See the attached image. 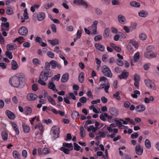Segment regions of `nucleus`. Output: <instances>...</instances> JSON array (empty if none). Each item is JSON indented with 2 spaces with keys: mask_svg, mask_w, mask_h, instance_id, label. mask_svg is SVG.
I'll return each mask as SVG.
<instances>
[{
  "mask_svg": "<svg viewBox=\"0 0 159 159\" xmlns=\"http://www.w3.org/2000/svg\"><path fill=\"white\" fill-rule=\"evenodd\" d=\"M109 111L110 113L112 115L116 116L118 115V110L115 107H112L110 108Z\"/></svg>",
  "mask_w": 159,
  "mask_h": 159,
  "instance_id": "10",
  "label": "nucleus"
},
{
  "mask_svg": "<svg viewBox=\"0 0 159 159\" xmlns=\"http://www.w3.org/2000/svg\"><path fill=\"white\" fill-rule=\"evenodd\" d=\"M84 73L83 72L80 73L79 76V82L81 83H82L84 80Z\"/></svg>",
  "mask_w": 159,
  "mask_h": 159,
  "instance_id": "32",
  "label": "nucleus"
},
{
  "mask_svg": "<svg viewBox=\"0 0 159 159\" xmlns=\"http://www.w3.org/2000/svg\"><path fill=\"white\" fill-rule=\"evenodd\" d=\"M98 23V21L97 20H94L92 25L91 27L92 28H97V25Z\"/></svg>",
  "mask_w": 159,
  "mask_h": 159,
  "instance_id": "57",
  "label": "nucleus"
},
{
  "mask_svg": "<svg viewBox=\"0 0 159 159\" xmlns=\"http://www.w3.org/2000/svg\"><path fill=\"white\" fill-rule=\"evenodd\" d=\"M42 152L44 154H47L50 153V150L48 148H44L43 149Z\"/></svg>",
  "mask_w": 159,
  "mask_h": 159,
  "instance_id": "50",
  "label": "nucleus"
},
{
  "mask_svg": "<svg viewBox=\"0 0 159 159\" xmlns=\"http://www.w3.org/2000/svg\"><path fill=\"white\" fill-rule=\"evenodd\" d=\"M18 32L21 35L26 36L28 34V30L25 27L22 26L19 29Z\"/></svg>",
  "mask_w": 159,
  "mask_h": 159,
  "instance_id": "6",
  "label": "nucleus"
},
{
  "mask_svg": "<svg viewBox=\"0 0 159 159\" xmlns=\"http://www.w3.org/2000/svg\"><path fill=\"white\" fill-rule=\"evenodd\" d=\"M129 43L132 44L135 48L138 47V43L135 41L130 40H129Z\"/></svg>",
  "mask_w": 159,
  "mask_h": 159,
  "instance_id": "48",
  "label": "nucleus"
},
{
  "mask_svg": "<svg viewBox=\"0 0 159 159\" xmlns=\"http://www.w3.org/2000/svg\"><path fill=\"white\" fill-rule=\"evenodd\" d=\"M118 20L121 24H124L126 22V19L125 17L121 14L118 15Z\"/></svg>",
  "mask_w": 159,
  "mask_h": 159,
  "instance_id": "17",
  "label": "nucleus"
},
{
  "mask_svg": "<svg viewBox=\"0 0 159 159\" xmlns=\"http://www.w3.org/2000/svg\"><path fill=\"white\" fill-rule=\"evenodd\" d=\"M102 38V36L101 35H98L94 37V40L95 41H97L99 40H101Z\"/></svg>",
  "mask_w": 159,
  "mask_h": 159,
  "instance_id": "54",
  "label": "nucleus"
},
{
  "mask_svg": "<svg viewBox=\"0 0 159 159\" xmlns=\"http://www.w3.org/2000/svg\"><path fill=\"white\" fill-rule=\"evenodd\" d=\"M48 99L49 102L52 105H56V102L53 98L50 96L48 97Z\"/></svg>",
  "mask_w": 159,
  "mask_h": 159,
  "instance_id": "38",
  "label": "nucleus"
},
{
  "mask_svg": "<svg viewBox=\"0 0 159 159\" xmlns=\"http://www.w3.org/2000/svg\"><path fill=\"white\" fill-rule=\"evenodd\" d=\"M33 62L35 66L40 65V62L38 58H34L33 60Z\"/></svg>",
  "mask_w": 159,
  "mask_h": 159,
  "instance_id": "46",
  "label": "nucleus"
},
{
  "mask_svg": "<svg viewBox=\"0 0 159 159\" xmlns=\"http://www.w3.org/2000/svg\"><path fill=\"white\" fill-rule=\"evenodd\" d=\"M147 38V35L144 33H141L139 35L140 39L142 41L145 40Z\"/></svg>",
  "mask_w": 159,
  "mask_h": 159,
  "instance_id": "40",
  "label": "nucleus"
},
{
  "mask_svg": "<svg viewBox=\"0 0 159 159\" xmlns=\"http://www.w3.org/2000/svg\"><path fill=\"white\" fill-rule=\"evenodd\" d=\"M99 81L100 82L103 81L106 84H107L108 83V81L107 78L104 76L101 77L99 79Z\"/></svg>",
  "mask_w": 159,
  "mask_h": 159,
  "instance_id": "49",
  "label": "nucleus"
},
{
  "mask_svg": "<svg viewBox=\"0 0 159 159\" xmlns=\"http://www.w3.org/2000/svg\"><path fill=\"white\" fill-rule=\"evenodd\" d=\"M80 5L83 6L86 8H87L88 6V4L87 3L85 2L83 0V1H82V2H81V3L80 4Z\"/></svg>",
  "mask_w": 159,
  "mask_h": 159,
  "instance_id": "60",
  "label": "nucleus"
},
{
  "mask_svg": "<svg viewBox=\"0 0 159 159\" xmlns=\"http://www.w3.org/2000/svg\"><path fill=\"white\" fill-rule=\"evenodd\" d=\"M110 87V85L109 84H107V85L105 86L104 87V90L105 92L107 93H108V89Z\"/></svg>",
  "mask_w": 159,
  "mask_h": 159,
  "instance_id": "64",
  "label": "nucleus"
},
{
  "mask_svg": "<svg viewBox=\"0 0 159 159\" xmlns=\"http://www.w3.org/2000/svg\"><path fill=\"white\" fill-rule=\"evenodd\" d=\"M12 101L15 104H16L18 102V100L17 97L16 96H15L12 98Z\"/></svg>",
  "mask_w": 159,
  "mask_h": 159,
  "instance_id": "62",
  "label": "nucleus"
},
{
  "mask_svg": "<svg viewBox=\"0 0 159 159\" xmlns=\"http://www.w3.org/2000/svg\"><path fill=\"white\" fill-rule=\"evenodd\" d=\"M135 150L136 153L138 155H142L143 152V148L141 147L139 144H137L135 147Z\"/></svg>",
  "mask_w": 159,
  "mask_h": 159,
  "instance_id": "9",
  "label": "nucleus"
},
{
  "mask_svg": "<svg viewBox=\"0 0 159 159\" xmlns=\"http://www.w3.org/2000/svg\"><path fill=\"white\" fill-rule=\"evenodd\" d=\"M50 62H46L44 69L42 71L39 76L38 82L42 85L45 86L46 84L45 81L48 80V77H50L53 75L52 71L50 69Z\"/></svg>",
  "mask_w": 159,
  "mask_h": 159,
  "instance_id": "1",
  "label": "nucleus"
},
{
  "mask_svg": "<svg viewBox=\"0 0 159 159\" xmlns=\"http://www.w3.org/2000/svg\"><path fill=\"white\" fill-rule=\"evenodd\" d=\"M48 86L49 89L53 91L55 90V85L54 83L51 82L49 83L48 84Z\"/></svg>",
  "mask_w": 159,
  "mask_h": 159,
  "instance_id": "36",
  "label": "nucleus"
},
{
  "mask_svg": "<svg viewBox=\"0 0 159 159\" xmlns=\"http://www.w3.org/2000/svg\"><path fill=\"white\" fill-rule=\"evenodd\" d=\"M10 123L11 124L14 130L15 131L16 135H19L20 132L18 127L16 124V123L12 122H11Z\"/></svg>",
  "mask_w": 159,
  "mask_h": 159,
  "instance_id": "14",
  "label": "nucleus"
},
{
  "mask_svg": "<svg viewBox=\"0 0 159 159\" xmlns=\"http://www.w3.org/2000/svg\"><path fill=\"white\" fill-rule=\"evenodd\" d=\"M130 105V103L128 101H126L124 103V106L126 108H128L129 107Z\"/></svg>",
  "mask_w": 159,
  "mask_h": 159,
  "instance_id": "63",
  "label": "nucleus"
},
{
  "mask_svg": "<svg viewBox=\"0 0 159 159\" xmlns=\"http://www.w3.org/2000/svg\"><path fill=\"white\" fill-rule=\"evenodd\" d=\"M79 116V112L77 111H73L71 114V117L73 119Z\"/></svg>",
  "mask_w": 159,
  "mask_h": 159,
  "instance_id": "42",
  "label": "nucleus"
},
{
  "mask_svg": "<svg viewBox=\"0 0 159 159\" xmlns=\"http://www.w3.org/2000/svg\"><path fill=\"white\" fill-rule=\"evenodd\" d=\"M32 113V109L30 107H26L25 108L24 113L26 115H30Z\"/></svg>",
  "mask_w": 159,
  "mask_h": 159,
  "instance_id": "24",
  "label": "nucleus"
},
{
  "mask_svg": "<svg viewBox=\"0 0 159 159\" xmlns=\"http://www.w3.org/2000/svg\"><path fill=\"white\" fill-rule=\"evenodd\" d=\"M82 32L81 30H78L76 33V38L77 39H80L81 35Z\"/></svg>",
  "mask_w": 159,
  "mask_h": 159,
  "instance_id": "55",
  "label": "nucleus"
},
{
  "mask_svg": "<svg viewBox=\"0 0 159 159\" xmlns=\"http://www.w3.org/2000/svg\"><path fill=\"white\" fill-rule=\"evenodd\" d=\"M26 97L28 101H32L35 100L37 98L38 96L35 93H30L27 94Z\"/></svg>",
  "mask_w": 159,
  "mask_h": 159,
  "instance_id": "5",
  "label": "nucleus"
},
{
  "mask_svg": "<svg viewBox=\"0 0 159 159\" xmlns=\"http://www.w3.org/2000/svg\"><path fill=\"white\" fill-rule=\"evenodd\" d=\"M60 77V74H58L55 75L54 77H52L51 78V80L52 81H54L55 80H57L58 81L59 80Z\"/></svg>",
  "mask_w": 159,
  "mask_h": 159,
  "instance_id": "44",
  "label": "nucleus"
},
{
  "mask_svg": "<svg viewBox=\"0 0 159 159\" xmlns=\"http://www.w3.org/2000/svg\"><path fill=\"white\" fill-rule=\"evenodd\" d=\"M48 41L52 46H54L59 44V40L58 39H55L53 40H48Z\"/></svg>",
  "mask_w": 159,
  "mask_h": 159,
  "instance_id": "23",
  "label": "nucleus"
},
{
  "mask_svg": "<svg viewBox=\"0 0 159 159\" xmlns=\"http://www.w3.org/2000/svg\"><path fill=\"white\" fill-rule=\"evenodd\" d=\"M134 80L135 81H139L140 80V77L139 75L135 74L134 76Z\"/></svg>",
  "mask_w": 159,
  "mask_h": 159,
  "instance_id": "47",
  "label": "nucleus"
},
{
  "mask_svg": "<svg viewBox=\"0 0 159 159\" xmlns=\"http://www.w3.org/2000/svg\"><path fill=\"white\" fill-rule=\"evenodd\" d=\"M25 81V75L23 73H17L10 78L9 82L12 86L16 88H22L24 86Z\"/></svg>",
  "mask_w": 159,
  "mask_h": 159,
  "instance_id": "2",
  "label": "nucleus"
},
{
  "mask_svg": "<svg viewBox=\"0 0 159 159\" xmlns=\"http://www.w3.org/2000/svg\"><path fill=\"white\" fill-rule=\"evenodd\" d=\"M35 129H39L41 131V133H42L43 132V127L41 123H38L34 127Z\"/></svg>",
  "mask_w": 159,
  "mask_h": 159,
  "instance_id": "29",
  "label": "nucleus"
},
{
  "mask_svg": "<svg viewBox=\"0 0 159 159\" xmlns=\"http://www.w3.org/2000/svg\"><path fill=\"white\" fill-rule=\"evenodd\" d=\"M5 54V55L10 59H12L13 56L12 53L11 52L7 50Z\"/></svg>",
  "mask_w": 159,
  "mask_h": 159,
  "instance_id": "41",
  "label": "nucleus"
},
{
  "mask_svg": "<svg viewBox=\"0 0 159 159\" xmlns=\"http://www.w3.org/2000/svg\"><path fill=\"white\" fill-rule=\"evenodd\" d=\"M42 122L43 123L46 124L47 125H48L52 123V120L50 119H49L48 120L44 119L42 120Z\"/></svg>",
  "mask_w": 159,
  "mask_h": 159,
  "instance_id": "53",
  "label": "nucleus"
},
{
  "mask_svg": "<svg viewBox=\"0 0 159 159\" xmlns=\"http://www.w3.org/2000/svg\"><path fill=\"white\" fill-rule=\"evenodd\" d=\"M6 14L8 15H11L13 13V11L12 9L9 7H7L6 8Z\"/></svg>",
  "mask_w": 159,
  "mask_h": 159,
  "instance_id": "34",
  "label": "nucleus"
},
{
  "mask_svg": "<svg viewBox=\"0 0 159 159\" xmlns=\"http://www.w3.org/2000/svg\"><path fill=\"white\" fill-rule=\"evenodd\" d=\"M11 65V69L13 70H16L18 67V66L17 62L14 60H12Z\"/></svg>",
  "mask_w": 159,
  "mask_h": 159,
  "instance_id": "26",
  "label": "nucleus"
},
{
  "mask_svg": "<svg viewBox=\"0 0 159 159\" xmlns=\"http://www.w3.org/2000/svg\"><path fill=\"white\" fill-rule=\"evenodd\" d=\"M145 145L147 149H150L151 147V142L148 139H146L145 140Z\"/></svg>",
  "mask_w": 159,
  "mask_h": 159,
  "instance_id": "27",
  "label": "nucleus"
},
{
  "mask_svg": "<svg viewBox=\"0 0 159 159\" xmlns=\"http://www.w3.org/2000/svg\"><path fill=\"white\" fill-rule=\"evenodd\" d=\"M101 70L103 75L106 76L110 78L112 77V74L109 68L106 65L103 66Z\"/></svg>",
  "mask_w": 159,
  "mask_h": 159,
  "instance_id": "4",
  "label": "nucleus"
},
{
  "mask_svg": "<svg viewBox=\"0 0 159 159\" xmlns=\"http://www.w3.org/2000/svg\"><path fill=\"white\" fill-rule=\"evenodd\" d=\"M57 62L55 60H52L50 61V64L51 66V68L52 69H55L56 68V66Z\"/></svg>",
  "mask_w": 159,
  "mask_h": 159,
  "instance_id": "35",
  "label": "nucleus"
},
{
  "mask_svg": "<svg viewBox=\"0 0 159 159\" xmlns=\"http://www.w3.org/2000/svg\"><path fill=\"white\" fill-rule=\"evenodd\" d=\"M45 17V15L43 12H40L37 15V19L39 21L43 20Z\"/></svg>",
  "mask_w": 159,
  "mask_h": 159,
  "instance_id": "20",
  "label": "nucleus"
},
{
  "mask_svg": "<svg viewBox=\"0 0 159 159\" xmlns=\"http://www.w3.org/2000/svg\"><path fill=\"white\" fill-rule=\"evenodd\" d=\"M63 145L64 147L70 148V150H73V145L71 143H64Z\"/></svg>",
  "mask_w": 159,
  "mask_h": 159,
  "instance_id": "31",
  "label": "nucleus"
},
{
  "mask_svg": "<svg viewBox=\"0 0 159 159\" xmlns=\"http://www.w3.org/2000/svg\"><path fill=\"white\" fill-rule=\"evenodd\" d=\"M5 113L8 118L11 120H14L16 117V115L12 112L9 110L5 111Z\"/></svg>",
  "mask_w": 159,
  "mask_h": 159,
  "instance_id": "11",
  "label": "nucleus"
},
{
  "mask_svg": "<svg viewBox=\"0 0 159 159\" xmlns=\"http://www.w3.org/2000/svg\"><path fill=\"white\" fill-rule=\"evenodd\" d=\"M145 52L144 53V56L148 59H152L153 58L156 57H157V54L153 52Z\"/></svg>",
  "mask_w": 159,
  "mask_h": 159,
  "instance_id": "8",
  "label": "nucleus"
},
{
  "mask_svg": "<svg viewBox=\"0 0 159 159\" xmlns=\"http://www.w3.org/2000/svg\"><path fill=\"white\" fill-rule=\"evenodd\" d=\"M139 134L137 133L136 132L132 134L131 135V138L133 139H135L138 137Z\"/></svg>",
  "mask_w": 159,
  "mask_h": 159,
  "instance_id": "59",
  "label": "nucleus"
},
{
  "mask_svg": "<svg viewBox=\"0 0 159 159\" xmlns=\"http://www.w3.org/2000/svg\"><path fill=\"white\" fill-rule=\"evenodd\" d=\"M139 52H137L134 55V60L135 62H137L139 58Z\"/></svg>",
  "mask_w": 159,
  "mask_h": 159,
  "instance_id": "43",
  "label": "nucleus"
},
{
  "mask_svg": "<svg viewBox=\"0 0 159 159\" xmlns=\"http://www.w3.org/2000/svg\"><path fill=\"white\" fill-rule=\"evenodd\" d=\"M47 55L49 57L53 58L54 57V54L51 51H48L47 52Z\"/></svg>",
  "mask_w": 159,
  "mask_h": 159,
  "instance_id": "51",
  "label": "nucleus"
},
{
  "mask_svg": "<svg viewBox=\"0 0 159 159\" xmlns=\"http://www.w3.org/2000/svg\"><path fill=\"white\" fill-rule=\"evenodd\" d=\"M69 74L67 73H66L64 74L61 78V80L62 83L66 82L69 79Z\"/></svg>",
  "mask_w": 159,
  "mask_h": 159,
  "instance_id": "18",
  "label": "nucleus"
},
{
  "mask_svg": "<svg viewBox=\"0 0 159 159\" xmlns=\"http://www.w3.org/2000/svg\"><path fill=\"white\" fill-rule=\"evenodd\" d=\"M129 5L132 7H139L140 6V4L139 3L135 1L131 2L129 3Z\"/></svg>",
  "mask_w": 159,
  "mask_h": 159,
  "instance_id": "25",
  "label": "nucleus"
},
{
  "mask_svg": "<svg viewBox=\"0 0 159 159\" xmlns=\"http://www.w3.org/2000/svg\"><path fill=\"white\" fill-rule=\"evenodd\" d=\"M2 139L4 141H6L8 138V134L5 131H3L2 132Z\"/></svg>",
  "mask_w": 159,
  "mask_h": 159,
  "instance_id": "28",
  "label": "nucleus"
},
{
  "mask_svg": "<svg viewBox=\"0 0 159 159\" xmlns=\"http://www.w3.org/2000/svg\"><path fill=\"white\" fill-rule=\"evenodd\" d=\"M145 106L143 105H140L137 106L135 107V110L139 112H141L144 111L145 109Z\"/></svg>",
  "mask_w": 159,
  "mask_h": 159,
  "instance_id": "13",
  "label": "nucleus"
},
{
  "mask_svg": "<svg viewBox=\"0 0 159 159\" xmlns=\"http://www.w3.org/2000/svg\"><path fill=\"white\" fill-rule=\"evenodd\" d=\"M110 34V30L109 28H106L104 31L103 36L104 37L107 38L109 37Z\"/></svg>",
  "mask_w": 159,
  "mask_h": 159,
  "instance_id": "22",
  "label": "nucleus"
},
{
  "mask_svg": "<svg viewBox=\"0 0 159 159\" xmlns=\"http://www.w3.org/2000/svg\"><path fill=\"white\" fill-rule=\"evenodd\" d=\"M22 126L24 132L25 133H28L30 130V128L29 126L27 125H26L24 124H23Z\"/></svg>",
  "mask_w": 159,
  "mask_h": 159,
  "instance_id": "30",
  "label": "nucleus"
},
{
  "mask_svg": "<svg viewBox=\"0 0 159 159\" xmlns=\"http://www.w3.org/2000/svg\"><path fill=\"white\" fill-rule=\"evenodd\" d=\"M60 132V128L58 126H54L52 128L50 134L52 136V138L53 140L59 137Z\"/></svg>",
  "mask_w": 159,
  "mask_h": 159,
  "instance_id": "3",
  "label": "nucleus"
},
{
  "mask_svg": "<svg viewBox=\"0 0 159 159\" xmlns=\"http://www.w3.org/2000/svg\"><path fill=\"white\" fill-rule=\"evenodd\" d=\"M17 48V46L15 44L11 43L8 44L7 45V49L8 51L13 50Z\"/></svg>",
  "mask_w": 159,
  "mask_h": 159,
  "instance_id": "16",
  "label": "nucleus"
},
{
  "mask_svg": "<svg viewBox=\"0 0 159 159\" xmlns=\"http://www.w3.org/2000/svg\"><path fill=\"white\" fill-rule=\"evenodd\" d=\"M13 155L15 159H20L21 157L19 152L16 150L13 152Z\"/></svg>",
  "mask_w": 159,
  "mask_h": 159,
  "instance_id": "21",
  "label": "nucleus"
},
{
  "mask_svg": "<svg viewBox=\"0 0 159 159\" xmlns=\"http://www.w3.org/2000/svg\"><path fill=\"white\" fill-rule=\"evenodd\" d=\"M144 82L147 86L150 89H154L155 87V84L151 80L149 79L144 80Z\"/></svg>",
  "mask_w": 159,
  "mask_h": 159,
  "instance_id": "7",
  "label": "nucleus"
},
{
  "mask_svg": "<svg viewBox=\"0 0 159 159\" xmlns=\"http://www.w3.org/2000/svg\"><path fill=\"white\" fill-rule=\"evenodd\" d=\"M74 145V150L76 151H79L80 150L81 147L79 146L77 143H73Z\"/></svg>",
  "mask_w": 159,
  "mask_h": 159,
  "instance_id": "45",
  "label": "nucleus"
},
{
  "mask_svg": "<svg viewBox=\"0 0 159 159\" xmlns=\"http://www.w3.org/2000/svg\"><path fill=\"white\" fill-rule=\"evenodd\" d=\"M60 150L63 151L65 154H69L70 153V150L67 148H65L64 147H61Z\"/></svg>",
  "mask_w": 159,
  "mask_h": 159,
  "instance_id": "39",
  "label": "nucleus"
},
{
  "mask_svg": "<svg viewBox=\"0 0 159 159\" xmlns=\"http://www.w3.org/2000/svg\"><path fill=\"white\" fill-rule=\"evenodd\" d=\"M154 48L153 45H149L147 48V51L148 52H150L152 49Z\"/></svg>",
  "mask_w": 159,
  "mask_h": 159,
  "instance_id": "58",
  "label": "nucleus"
},
{
  "mask_svg": "<svg viewBox=\"0 0 159 159\" xmlns=\"http://www.w3.org/2000/svg\"><path fill=\"white\" fill-rule=\"evenodd\" d=\"M23 16L26 20H27L29 18V16L28 15V13L26 9H25L24 11V13L23 14Z\"/></svg>",
  "mask_w": 159,
  "mask_h": 159,
  "instance_id": "56",
  "label": "nucleus"
},
{
  "mask_svg": "<svg viewBox=\"0 0 159 159\" xmlns=\"http://www.w3.org/2000/svg\"><path fill=\"white\" fill-rule=\"evenodd\" d=\"M129 75V73L128 72H127L125 70H124L118 76L120 79H126L128 76Z\"/></svg>",
  "mask_w": 159,
  "mask_h": 159,
  "instance_id": "12",
  "label": "nucleus"
},
{
  "mask_svg": "<svg viewBox=\"0 0 159 159\" xmlns=\"http://www.w3.org/2000/svg\"><path fill=\"white\" fill-rule=\"evenodd\" d=\"M120 92L119 91H117L116 92L115 94H113V97L116 98L118 100H120Z\"/></svg>",
  "mask_w": 159,
  "mask_h": 159,
  "instance_id": "37",
  "label": "nucleus"
},
{
  "mask_svg": "<svg viewBox=\"0 0 159 159\" xmlns=\"http://www.w3.org/2000/svg\"><path fill=\"white\" fill-rule=\"evenodd\" d=\"M95 47L96 48L101 52H104L105 51V48L102 45L99 43H95Z\"/></svg>",
  "mask_w": 159,
  "mask_h": 159,
  "instance_id": "15",
  "label": "nucleus"
},
{
  "mask_svg": "<svg viewBox=\"0 0 159 159\" xmlns=\"http://www.w3.org/2000/svg\"><path fill=\"white\" fill-rule=\"evenodd\" d=\"M96 13L98 15L100 16L102 14V11L99 9L98 8H96L95 9Z\"/></svg>",
  "mask_w": 159,
  "mask_h": 159,
  "instance_id": "52",
  "label": "nucleus"
},
{
  "mask_svg": "<svg viewBox=\"0 0 159 159\" xmlns=\"http://www.w3.org/2000/svg\"><path fill=\"white\" fill-rule=\"evenodd\" d=\"M139 15L141 17H145L148 15V13L146 10H142L138 13Z\"/></svg>",
  "mask_w": 159,
  "mask_h": 159,
  "instance_id": "19",
  "label": "nucleus"
},
{
  "mask_svg": "<svg viewBox=\"0 0 159 159\" xmlns=\"http://www.w3.org/2000/svg\"><path fill=\"white\" fill-rule=\"evenodd\" d=\"M81 136L82 138H84L85 135V131L83 126H81L80 128Z\"/></svg>",
  "mask_w": 159,
  "mask_h": 159,
  "instance_id": "33",
  "label": "nucleus"
},
{
  "mask_svg": "<svg viewBox=\"0 0 159 159\" xmlns=\"http://www.w3.org/2000/svg\"><path fill=\"white\" fill-rule=\"evenodd\" d=\"M82 103H85L87 101L86 98L85 97H82L79 100Z\"/></svg>",
  "mask_w": 159,
  "mask_h": 159,
  "instance_id": "61",
  "label": "nucleus"
}]
</instances>
